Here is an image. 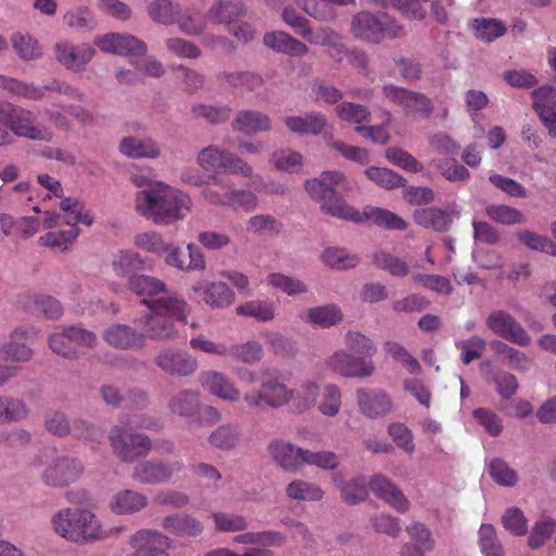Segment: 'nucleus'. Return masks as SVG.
Instances as JSON below:
<instances>
[{
  "mask_svg": "<svg viewBox=\"0 0 556 556\" xmlns=\"http://www.w3.org/2000/svg\"><path fill=\"white\" fill-rule=\"evenodd\" d=\"M233 542L243 545H265L279 546L285 542V538L279 532H247L233 538Z\"/></svg>",
  "mask_w": 556,
  "mask_h": 556,
  "instance_id": "864d4df0",
  "label": "nucleus"
},
{
  "mask_svg": "<svg viewBox=\"0 0 556 556\" xmlns=\"http://www.w3.org/2000/svg\"><path fill=\"white\" fill-rule=\"evenodd\" d=\"M346 179L340 172H324L319 178L305 182V189L316 201L320 202L321 211L333 217L362 223L371 219L377 226L387 229L404 230L407 223L396 214L380 207L366 206L363 213L350 206L339 194L345 189Z\"/></svg>",
  "mask_w": 556,
  "mask_h": 556,
  "instance_id": "f257e3e1",
  "label": "nucleus"
},
{
  "mask_svg": "<svg viewBox=\"0 0 556 556\" xmlns=\"http://www.w3.org/2000/svg\"><path fill=\"white\" fill-rule=\"evenodd\" d=\"M386 156L391 163L407 172L420 173L424 169L422 164L415 156L401 148L392 147L387 149Z\"/></svg>",
  "mask_w": 556,
  "mask_h": 556,
  "instance_id": "774afa93",
  "label": "nucleus"
},
{
  "mask_svg": "<svg viewBox=\"0 0 556 556\" xmlns=\"http://www.w3.org/2000/svg\"><path fill=\"white\" fill-rule=\"evenodd\" d=\"M478 546L482 556H504V547L496 529L490 523H482L478 530Z\"/></svg>",
  "mask_w": 556,
  "mask_h": 556,
  "instance_id": "c9c22d12",
  "label": "nucleus"
},
{
  "mask_svg": "<svg viewBox=\"0 0 556 556\" xmlns=\"http://www.w3.org/2000/svg\"><path fill=\"white\" fill-rule=\"evenodd\" d=\"M147 10L154 22L163 25L175 24L181 13L180 5L172 0H152Z\"/></svg>",
  "mask_w": 556,
  "mask_h": 556,
  "instance_id": "72a5a7b5",
  "label": "nucleus"
},
{
  "mask_svg": "<svg viewBox=\"0 0 556 556\" xmlns=\"http://www.w3.org/2000/svg\"><path fill=\"white\" fill-rule=\"evenodd\" d=\"M199 380L201 386L214 396L231 403L240 400V390L227 376L219 371H203L200 374Z\"/></svg>",
  "mask_w": 556,
  "mask_h": 556,
  "instance_id": "f3484780",
  "label": "nucleus"
},
{
  "mask_svg": "<svg viewBox=\"0 0 556 556\" xmlns=\"http://www.w3.org/2000/svg\"><path fill=\"white\" fill-rule=\"evenodd\" d=\"M372 493L399 513H406L410 504L405 495L388 479L377 476L370 481Z\"/></svg>",
  "mask_w": 556,
  "mask_h": 556,
  "instance_id": "4be33fe9",
  "label": "nucleus"
},
{
  "mask_svg": "<svg viewBox=\"0 0 556 556\" xmlns=\"http://www.w3.org/2000/svg\"><path fill=\"white\" fill-rule=\"evenodd\" d=\"M244 14L245 9L240 1L222 0L210 9L208 18L228 27L237 23Z\"/></svg>",
  "mask_w": 556,
  "mask_h": 556,
  "instance_id": "2f4dec72",
  "label": "nucleus"
},
{
  "mask_svg": "<svg viewBox=\"0 0 556 556\" xmlns=\"http://www.w3.org/2000/svg\"><path fill=\"white\" fill-rule=\"evenodd\" d=\"M31 356L33 351L25 343V333L22 330H14L9 341L0 348V361L27 362Z\"/></svg>",
  "mask_w": 556,
  "mask_h": 556,
  "instance_id": "cd10ccee",
  "label": "nucleus"
},
{
  "mask_svg": "<svg viewBox=\"0 0 556 556\" xmlns=\"http://www.w3.org/2000/svg\"><path fill=\"white\" fill-rule=\"evenodd\" d=\"M199 394L191 390L180 391L169 402L170 410L180 416L193 415L199 410Z\"/></svg>",
  "mask_w": 556,
  "mask_h": 556,
  "instance_id": "49530a36",
  "label": "nucleus"
},
{
  "mask_svg": "<svg viewBox=\"0 0 556 556\" xmlns=\"http://www.w3.org/2000/svg\"><path fill=\"white\" fill-rule=\"evenodd\" d=\"M326 366L345 378H365L375 372V364L361 356H354L344 350H338L326 359Z\"/></svg>",
  "mask_w": 556,
  "mask_h": 556,
  "instance_id": "9d476101",
  "label": "nucleus"
},
{
  "mask_svg": "<svg viewBox=\"0 0 556 556\" xmlns=\"http://www.w3.org/2000/svg\"><path fill=\"white\" fill-rule=\"evenodd\" d=\"M154 363L172 376H189L198 368V361L188 352L172 348L161 351Z\"/></svg>",
  "mask_w": 556,
  "mask_h": 556,
  "instance_id": "2eb2a0df",
  "label": "nucleus"
},
{
  "mask_svg": "<svg viewBox=\"0 0 556 556\" xmlns=\"http://www.w3.org/2000/svg\"><path fill=\"white\" fill-rule=\"evenodd\" d=\"M401 30L402 26L395 18L384 12L361 11L353 16L351 22L353 36L369 43L395 39L400 36Z\"/></svg>",
  "mask_w": 556,
  "mask_h": 556,
  "instance_id": "39448f33",
  "label": "nucleus"
},
{
  "mask_svg": "<svg viewBox=\"0 0 556 556\" xmlns=\"http://www.w3.org/2000/svg\"><path fill=\"white\" fill-rule=\"evenodd\" d=\"M62 225H68L71 228H77V224L81 223L86 226H91L93 223V216L87 210L84 204L74 198H65L60 203Z\"/></svg>",
  "mask_w": 556,
  "mask_h": 556,
  "instance_id": "c85d7f7f",
  "label": "nucleus"
},
{
  "mask_svg": "<svg viewBox=\"0 0 556 556\" xmlns=\"http://www.w3.org/2000/svg\"><path fill=\"white\" fill-rule=\"evenodd\" d=\"M488 471L492 479L503 486H514L518 481L517 471L501 457L490 460Z\"/></svg>",
  "mask_w": 556,
  "mask_h": 556,
  "instance_id": "de8ad7c7",
  "label": "nucleus"
},
{
  "mask_svg": "<svg viewBox=\"0 0 556 556\" xmlns=\"http://www.w3.org/2000/svg\"><path fill=\"white\" fill-rule=\"evenodd\" d=\"M162 526L169 533L180 538L198 536L204 529L201 521L185 514L167 516L164 518Z\"/></svg>",
  "mask_w": 556,
  "mask_h": 556,
  "instance_id": "393cba45",
  "label": "nucleus"
},
{
  "mask_svg": "<svg viewBox=\"0 0 556 556\" xmlns=\"http://www.w3.org/2000/svg\"><path fill=\"white\" fill-rule=\"evenodd\" d=\"M489 329L503 339L515 344L525 346L531 339L522 326L507 312L493 311L486 318Z\"/></svg>",
  "mask_w": 556,
  "mask_h": 556,
  "instance_id": "f8f14e48",
  "label": "nucleus"
},
{
  "mask_svg": "<svg viewBox=\"0 0 556 556\" xmlns=\"http://www.w3.org/2000/svg\"><path fill=\"white\" fill-rule=\"evenodd\" d=\"M359 412L370 419L388 416L394 409L392 396L382 389L359 388L356 391Z\"/></svg>",
  "mask_w": 556,
  "mask_h": 556,
  "instance_id": "9b49d317",
  "label": "nucleus"
},
{
  "mask_svg": "<svg viewBox=\"0 0 556 556\" xmlns=\"http://www.w3.org/2000/svg\"><path fill=\"white\" fill-rule=\"evenodd\" d=\"M142 266V260L139 254L134 251L121 250L113 255L112 267L117 276L126 277L134 271L141 269Z\"/></svg>",
  "mask_w": 556,
  "mask_h": 556,
  "instance_id": "79ce46f5",
  "label": "nucleus"
},
{
  "mask_svg": "<svg viewBox=\"0 0 556 556\" xmlns=\"http://www.w3.org/2000/svg\"><path fill=\"white\" fill-rule=\"evenodd\" d=\"M0 124L17 137L39 141L52 139L51 131L35 125V115L31 111L9 101L0 100Z\"/></svg>",
  "mask_w": 556,
  "mask_h": 556,
  "instance_id": "423d86ee",
  "label": "nucleus"
},
{
  "mask_svg": "<svg viewBox=\"0 0 556 556\" xmlns=\"http://www.w3.org/2000/svg\"><path fill=\"white\" fill-rule=\"evenodd\" d=\"M346 348L365 359L376 354L377 348L372 340L358 331H348L345 334Z\"/></svg>",
  "mask_w": 556,
  "mask_h": 556,
  "instance_id": "052dcab7",
  "label": "nucleus"
},
{
  "mask_svg": "<svg viewBox=\"0 0 556 556\" xmlns=\"http://www.w3.org/2000/svg\"><path fill=\"white\" fill-rule=\"evenodd\" d=\"M243 399L251 408H280L291 403L293 389L288 388L277 377H264L261 389L247 392Z\"/></svg>",
  "mask_w": 556,
  "mask_h": 556,
  "instance_id": "6e6552de",
  "label": "nucleus"
},
{
  "mask_svg": "<svg viewBox=\"0 0 556 556\" xmlns=\"http://www.w3.org/2000/svg\"><path fill=\"white\" fill-rule=\"evenodd\" d=\"M232 127L236 131L248 136H254L262 131H267L271 127V121L269 116L260 111L243 110L240 111Z\"/></svg>",
  "mask_w": 556,
  "mask_h": 556,
  "instance_id": "5701e85b",
  "label": "nucleus"
},
{
  "mask_svg": "<svg viewBox=\"0 0 556 556\" xmlns=\"http://www.w3.org/2000/svg\"><path fill=\"white\" fill-rule=\"evenodd\" d=\"M64 23L78 31H91L97 26V20L91 10L86 5H79L68 10L63 16Z\"/></svg>",
  "mask_w": 556,
  "mask_h": 556,
  "instance_id": "4c0bfd02",
  "label": "nucleus"
},
{
  "mask_svg": "<svg viewBox=\"0 0 556 556\" xmlns=\"http://www.w3.org/2000/svg\"><path fill=\"white\" fill-rule=\"evenodd\" d=\"M556 521L552 517H541L538 519L528 538V544L531 548L536 549L542 547L555 533Z\"/></svg>",
  "mask_w": 556,
  "mask_h": 556,
  "instance_id": "37998d69",
  "label": "nucleus"
},
{
  "mask_svg": "<svg viewBox=\"0 0 556 556\" xmlns=\"http://www.w3.org/2000/svg\"><path fill=\"white\" fill-rule=\"evenodd\" d=\"M244 364L258 363L264 356L263 345L256 340L236 343L228 346V355Z\"/></svg>",
  "mask_w": 556,
  "mask_h": 556,
  "instance_id": "58836bf2",
  "label": "nucleus"
},
{
  "mask_svg": "<svg viewBox=\"0 0 556 556\" xmlns=\"http://www.w3.org/2000/svg\"><path fill=\"white\" fill-rule=\"evenodd\" d=\"M108 439L114 452H149L153 448L149 437L132 430L128 414L119 415L117 422L110 428Z\"/></svg>",
  "mask_w": 556,
  "mask_h": 556,
  "instance_id": "1a4fd4ad",
  "label": "nucleus"
},
{
  "mask_svg": "<svg viewBox=\"0 0 556 556\" xmlns=\"http://www.w3.org/2000/svg\"><path fill=\"white\" fill-rule=\"evenodd\" d=\"M285 124L292 132L318 135L326 126V118L320 113H311L305 116H288Z\"/></svg>",
  "mask_w": 556,
  "mask_h": 556,
  "instance_id": "c756f323",
  "label": "nucleus"
},
{
  "mask_svg": "<svg viewBox=\"0 0 556 556\" xmlns=\"http://www.w3.org/2000/svg\"><path fill=\"white\" fill-rule=\"evenodd\" d=\"M55 59L60 64L73 72H81L96 55V49L89 43L73 45L59 41L54 45Z\"/></svg>",
  "mask_w": 556,
  "mask_h": 556,
  "instance_id": "ddd939ff",
  "label": "nucleus"
},
{
  "mask_svg": "<svg viewBox=\"0 0 556 556\" xmlns=\"http://www.w3.org/2000/svg\"><path fill=\"white\" fill-rule=\"evenodd\" d=\"M193 292L213 308H224L235 301V293L226 282H199L192 286Z\"/></svg>",
  "mask_w": 556,
  "mask_h": 556,
  "instance_id": "a211bd4d",
  "label": "nucleus"
},
{
  "mask_svg": "<svg viewBox=\"0 0 556 556\" xmlns=\"http://www.w3.org/2000/svg\"><path fill=\"white\" fill-rule=\"evenodd\" d=\"M26 306L41 313L49 319H56L63 314L61 303L48 294L34 293L29 295Z\"/></svg>",
  "mask_w": 556,
  "mask_h": 556,
  "instance_id": "a19ab883",
  "label": "nucleus"
},
{
  "mask_svg": "<svg viewBox=\"0 0 556 556\" xmlns=\"http://www.w3.org/2000/svg\"><path fill=\"white\" fill-rule=\"evenodd\" d=\"M502 525L509 533L516 536L525 535L528 531V520L518 507H509L502 516Z\"/></svg>",
  "mask_w": 556,
  "mask_h": 556,
  "instance_id": "69168bd1",
  "label": "nucleus"
},
{
  "mask_svg": "<svg viewBox=\"0 0 556 556\" xmlns=\"http://www.w3.org/2000/svg\"><path fill=\"white\" fill-rule=\"evenodd\" d=\"M323 258L326 265L334 269L354 268L359 262L356 254H350L346 250L339 248L325 250Z\"/></svg>",
  "mask_w": 556,
  "mask_h": 556,
  "instance_id": "13d9d810",
  "label": "nucleus"
},
{
  "mask_svg": "<svg viewBox=\"0 0 556 556\" xmlns=\"http://www.w3.org/2000/svg\"><path fill=\"white\" fill-rule=\"evenodd\" d=\"M35 465L43 482L51 486L64 485L81 472V466L66 454H39Z\"/></svg>",
  "mask_w": 556,
  "mask_h": 556,
  "instance_id": "0eeeda50",
  "label": "nucleus"
},
{
  "mask_svg": "<svg viewBox=\"0 0 556 556\" xmlns=\"http://www.w3.org/2000/svg\"><path fill=\"white\" fill-rule=\"evenodd\" d=\"M240 316L254 317L258 321H269L275 317V307L271 303L266 301H249L236 308Z\"/></svg>",
  "mask_w": 556,
  "mask_h": 556,
  "instance_id": "5fc2aeb1",
  "label": "nucleus"
},
{
  "mask_svg": "<svg viewBox=\"0 0 556 556\" xmlns=\"http://www.w3.org/2000/svg\"><path fill=\"white\" fill-rule=\"evenodd\" d=\"M275 462L287 471H300L305 464L323 469L334 468L338 464L336 454H275Z\"/></svg>",
  "mask_w": 556,
  "mask_h": 556,
  "instance_id": "dca6fc26",
  "label": "nucleus"
},
{
  "mask_svg": "<svg viewBox=\"0 0 556 556\" xmlns=\"http://www.w3.org/2000/svg\"><path fill=\"white\" fill-rule=\"evenodd\" d=\"M147 504L144 495L131 490H122L112 495L109 507L117 515H130L141 510Z\"/></svg>",
  "mask_w": 556,
  "mask_h": 556,
  "instance_id": "a878e982",
  "label": "nucleus"
},
{
  "mask_svg": "<svg viewBox=\"0 0 556 556\" xmlns=\"http://www.w3.org/2000/svg\"><path fill=\"white\" fill-rule=\"evenodd\" d=\"M475 36L484 42H492L507 31L505 24L497 18H476L472 22Z\"/></svg>",
  "mask_w": 556,
  "mask_h": 556,
  "instance_id": "ea45409f",
  "label": "nucleus"
},
{
  "mask_svg": "<svg viewBox=\"0 0 556 556\" xmlns=\"http://www.w3.org/2000/svg\"><path fill=\"white\" fill-rule=\"evenodd\" d=\"M50 523L58 536L78 545L102 541L110 535V530L89 508H60L51 516Z\"/></svg>",
  "mask_w": 556,
  "mask_h": 556,
  "instance_id": "7ed1b4c3",
  "label": "nucleus"
},
{
  "mask_svg": "<svg viewBox=\"0 0 556 556\" xmlns=\"http://www.w3.org/2000/svg\"><path fill=\"white\" fill-rule=\"evenodd\" d=\"M517 239L527 248L556 255V243L547 237L541 236L530 230H520L516 233Z\"/></svg>",
  "mask_w": 556,
  "mask_h": 556,
  "instance_id": "680f3d73",
  "label": "nucleus"
},
{
  "mask_svg": "<svg viewBox=\"0 0 556 556\" xmlns=\"http://www.w3.org/2000/svg\"><path fill=\"white\" fill-rule=\"evenodd\" d=\"M406 532L410 540L415 543V549L425 553L434 548L435 541L433 539L432 532L425 523L412 522L409 526H407Z\"/></svg>",
  "mask_w": 556,
  "mask_h": 556,
  "instance_id": "6e6d98bb",
  "label": "nucleus"
},
{
  "mask_svg": "<svg viewBox=\"0 0 556 556\" xmlns=\"http://www.w3.org/2000/svg\"><path fill=\"white\" fill-rule=\"evenodd\" d=\"M286 492L290 498L296 501H318L323 496L319 488L303 480H294L289 483Z\"/></svg>",
  "mask_w": 556,
  "mask_h": 556,
  "instance_id": "0e129e2a",
  "label": "nucleus"
},
{
  "mask_svg": "<svg viewBox=\"0 0 556 556\" xmlns=\"http://www.w3.org/2000/svg\"><path fill=\"white\" fill-rule=\"evenodd\" d=\"M128 287L141 296H154L166 291V285L162 280L147 275L130 277Z\"/></svg>",
  "mask_w": 556,
  "mask_h": 556,
  "instance_id": "c03bdc74",
  "label": "nucleus"
},
{
  "mask_svg": "<svg viewBox=\"0 0 556 556\" xmlns=\"http://www.w3.org/2000/svg\"><path fill=\"white\" fill-rule=\"evenodd\" d=\"M301 36L312 45L337 47L340 36L328 27H318L316 29L307 28L301 31Z\"/></svg>",
  "mask_w": 556,
  "mask_h": 556,
  "instance_id": "338daca9",
  "label": "nucleus"
},
{
  "mask_svg": "<svg viewBox=\"0 0 556 556\" xmlns=\"http://www.w3.org/2000/svg\"><path fill=\"white\" fill-rule=\"evenodd\" d=\"M11 42L17 55L23 60H35L42 55L38 41L27 34L16 33L12 36Z\"/></svg>",
  "mask_w": 556,
  "mask_h": 556,
  "instance_id": "09e8293b",
  "label": "nucleus"
},
{
  "mask_svg": "<svg viewBox=\"0 0 556 556\" xmlns=\"http://www.w3.org/2000/svg\"><path fill=\"white\" fill-rule=\"evenodd\" d=\"M202 189L203 198L213 205L228 206L231 204L233 182L228 178L210 176Z\"/></svg>",
  "mask_w": 556,
  "mask_h": 556,
  "instance_id": "b1692460",
  "label": "nucleus"
},
{
  "mask_svg": "<svg viewBox=\"0 0 556 556\" xmlns=\"http://www.w3.org/2000/svg\"><path fill=\"white\" fill-rule=\"evenodd\" d=\"M142 303L151 311L139 320L146 331V333H143L146 339L169 340L176 333L173 320L187 323L190 306L181 298L163 296L156 300L144 299Z\"/></svg>",
  "mask_w": 556,
  "mask_h": 556,
  "instance_id": "20e7f679",
  "label": "nucleus"
},
{
  "mask_svg": "<svg viewBox=\"0 0 556 556\" xmlns=\"http://www.w3.org/2000/svg\"><path fill=\"white\" fill-rule=\"evenodd\" d=\"M307 318L312 324L331 327L342 320V313L337 305L330 304L308 309Z\"/></svg>",
  "mask_w": 556,
  "mask_h": 556,
  "instance_id": "4d7b16f0",
  "label": "nucleus"
},
{
  "mask_svg": "<svg viewBox=\"0 0 556 556\" xmlns=\"http://www.w3.org/2000/svg\"><path fill=\"white\" fill-rule=\"evenodd\" d=\"M413 218L417 225L438 232L447 231L452 224L448 213L438 207L418 208L414 212Z\"/></svg>",
  "mask_w": 556,
  "mask_h": 556,
  "instance_id": "bb28decb",
  "label": "nucleus"
},
{
  "mask_svg": "<svg viewBox=\"0 0 556 556\" xmlns=\"http://www.w3.org/2000/svg\"><path fill=\"white\" fill-rule=\"evenodd\" d=\"M134 552L126 556H169L170 539L153 530H140L130 539Z\"/></svg>",
  "mask_w": 556,
  "mask_h": 556,
  "instance_id": "4468645a",
  "label": "nucleus"
},
{
  "mask_svg": "<svg viewBox=\"0 0 556 556\" xmlns=\"http://www.w3.org/2000/svg\"><path fill=\"white\" fill-rule=\"evenodd\" d=\"M217 80L242 91H254L263 85V78L250 72H223L217 75Z\"/></svg>",
  "mask_w": 556,
  "mask_h": 556,
  "instance_id": "473e14b6",
  "label": "nucleus"
},
{
  "mask_svg": "<svg viewBox=\"0 0 556 556\" xmlns=\"http://www.w3.org/2000/svg\"><path fill=\"white\" fill-rule=\"evenodd\" d=\"M431 164L448 181H464L470 177L469 170L464 165L458 164L454 157L445 161L433 159Z\"/></svg>",
  "mask_w": 556,
  "mask_h": 556,
  "instance_id": "e2e57ef3",
  "label": "nucleus"
},
{
  "mask_svg": "<svg viewBox=\"0 0 556 556\" xmlns=\"http://www.w3.org/2000/svg\"><path fill=\"white\" fill-rule=\"evenodd\" d=\"M191 205L188 194L165 184L140 190L135 198V208L141 216L163 225L182 219Z\"/></svg>",
  "mask_w": 556,
  "mask_h": 556,
  "instance_id": "f03ea898",
  "label": "nucleus"
},
{
  "mask_svg": "<svg viewBox=\"0 0 556 556\" xmlns=\"http://www.w3.org/2000/svg\"><path fill=\"white\" fill-rule=\"evenodd\" d=\"M104 340L115 349L140 350L146 346V336L128 325H112L103 333Z\"/></svg>",
  "mask_w": 556,
  "mask_h": 556,
  "instance_id": "6ab92c4d",
  "label": "nucleus"
},
{
  "mask_svg": "<svg viewBox=\"0 0 556 556\" xmlns=\"http://www.w3.org/2000/svg\"><path fill=\"white\" fill-rule=\"evenodd\" d=\"M264 45L277 53L290 56H303L308 53V48L302 41L293 38L285 31H269L263 37Z\"/></svg>",
  "mask_w": 556,
  "mask_h": 556,
  "instance_id": "412c9836",
  "label": "nucleus"
},
{
  "mask_svg": "<svg viewBox=\"0 0 556 556\" xmlns=\"http://www.w3.org/2000/svg\"><path fill=\"white\" fill-rule=\"evenodd\" d=\"M485 213L492 220L502 225H516L526 222L523 214L519 210L504 204L488 205Z\"/></svg>",
  "mask_w": 556,
  "mask_h": 556,
  "instance_id": "8fccbe9b",
  "label": "nucleus"
},
{
  "mask_svg": "<svg viewBox=\"0 0 556 556\" xmlns=\"http://www.w3.org/2000/svg\"><path fill=\"white\" fill-rule=\"evenodd\" d=\"M374 264L395 277H405L408 274V265L404 260L383 251L374 254Z\"/></svg>",
  "mask_w": 556,
  "mask_h": 556,
  "instance_id": "bf43d9fd",
  "label": "nucleus"
},
{
  "mask_svg": "<svg viewBox=\"0 0 556 556\" xmlns=\"http://www.w3.org/2000/svg\"><path fill=\"white\" fill-rule=\"evenodd\" d=\"M366 176L376 185L386 189L403 187L406 184L404 177L386 167L371 166L366 169Z\"/></svg>",
  "mask_w": 556,
  "mask_h": 556,
  "instance_id": "3c124183",
  "label": "nucleus"
},
{
  "mask_svg": "<svg viewBox=\"0 0 556 556\" xmlns=\"http://www.w3.org/2000/svg\"><path fill=\"white\" fill-rule=\"evenodd\" d=\"M119 151L129 157H157L160 149L152 139H139L135 137H125L119 144Z\"/></svg>",
  "mask_w": 556,
  "mask_h": 556,
  "instance_id": "7c9ffc66",
  "label": "nucleus"
},
{
  "mask_svg": "<svg viewBox=\"0 0 556 556\" xmlns=\"http://www.w3.org/2000/svg\"><path fill=\"white\" fill-rule=\"evenodd\" d=\"M165 262L167 265L181 270H204L205 260L201 250L189 243L185 250L169 244Z\"/></svg>",
  "mask_w": 556,
  "mask_h": 556,
  "instance_id": "aec40b11",
  "label": "nucleus"
},
{
  "mask_svg": "<svg viewBox=\"0 0 556 556\" xmlns=\"http://www.w3.org/2000/svg\"><path fill=\"white\" fill-rule=\"evenodd\" d=\"M27 413L28 409L23 400L0 395V425L25 419Z\"/></svg>",
  "mask_w": 556,
  "mask_h": 556,
  "instance_id": "a18cd8bd",
  "label": "nucleus"
},
{
  "mask_svg": "<svg viewBox=\"0 0 556 556\" xmlns=\"http://www.w3.org/2000/svg\"><path fill=\"white\" fill-rule=\"evenodd\" d=\"M241 440L240 427L235 424H224L208 437L211 445L218 450H233Z\"/></svg>",
  "mask_w": 556,
  "mask_h": 556,
  "instance_id": "f704fd0d",
  "label": "nucleus"
},
{
  "mask_svg": "<svg viewBox=\"0 0 556 556\" xmlns=\"http://www.w3.org/2000/svg\"><path fill=\"white\" fill-rule=\"evenodd\" d=\"M79 235L78 228L68 230L50 231L39 238L40 244L59 251H66Z\"/></svg>",
  "mask_w": 556,
  "mask_h": 556,
  "instance_id": "603ef678",
  "label": "nucleus"
},
{
  "mask_svg": "<svg viewBox=\"0 0 556 556\" xmlns=\"http://www.w3.org/2000/svg\"><path fill=\"white\" fill-rule=\"evenodd\" d=\"M319 395V386L313 381H305L293 390V399L291 405L294 412L304 413L309 410L316 404Z\"/></svg>",
  "mask_w": 556,
  "mask_h": 556,
  "instance_id": "e433bc0d",
  "label": "nucleus"
}]
</instances>
